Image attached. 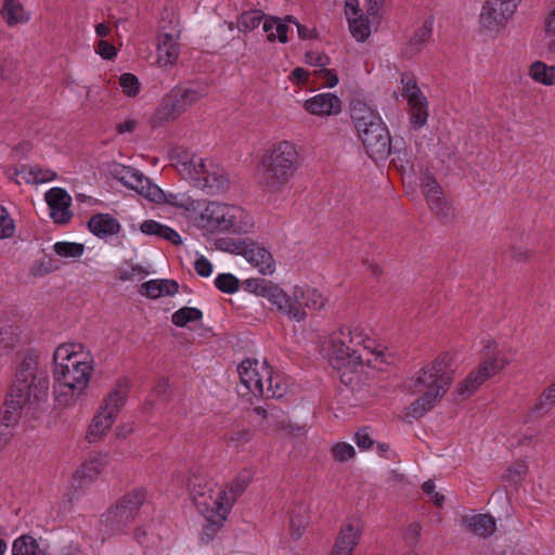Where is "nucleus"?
<instances>
[{
	"label": "nucleus",
	"instance_id": "1",
	"mask_svg": "<svg viewBox=\"0 0 555 555\" xmlns=\"http://www.w3.org/2000/svg\"><path fill=\"white\" fill-rule=\"evenodd\" d=\"M169 202L203 235L247 234L255 227L254 217L238 205L197 198L190 192H177Z\"/></svg>",
	"mask_w": 555,
	"mask_h": 555
},
{
	"label": "nucleus",
	"instance_id": "2",
	"mask_svg": "<svg viewBox=\"0 0 555 555\" xmlns=\"http://www.w3.org/2000/svg\"><path fill=\"white\" fill-rule=\"evenodd\" d=\"M50 380L40 367L38 356L29 352L16 366L14 378L8 389L3 420L7 424H17L24 414L35 418L47 408Z\"/></svg>",
	"mask_w": 555,
	"mask_h": 555
},
{
	"label": "nucleus",
	"instance_id": "3",
	"mask_svg": "<svg viewBox=\"0 0 555 555\" xmlns=\"http://www.w3.org/2000/svg\"><path fill=\"white\" fill-rule=\"evenodd\" d=\"M328 358L338 369L370 366L383 371L396 362V357L387 348L370 337L361 325L343 326L333 332L328 339Z\"/></svg>",
	"mask_w": 555,
	"mask_h": 555
},
{
	"label": "nucleus",
	"instance_id": "4",
	"mask_svg": "<svg viewBox=\"0 0 555 555\" xmlns=\"http://www.w3.org/2000/svg\"><path fill=\"white\" fill-rule=\"evenodd\" d=\"M53 395L62 406H72L86 392L94 370L92 353L80 343L61 344L53 353Z\"/></svg>",
	"mask_w": 555,
	"mask_h": 555
},
{
	"label": "nucleus",
	"instance_id": "5",
	"mask_svg": "<svg viewBox=\"0 0 555 555\" xmlns=\"http://www.w3.org/2000/svg\"><path fill=\"white\" fill-rule=\"evenodd\" d=\"M171 162L180 176L208 195L223 194L230 190L228 171L211 159H203L189 151L176 150Z\"/></svg>",
	"mask_w": 555,
	"mask_h": 555
},
{
	"label": "nucleus",
	"instance_id": "6",
	"mask_svg": "<svg viewBox=\"0 0 555 555\" xmlns=\"http://www.w3.org/2000/svg\"><path fill=\"white\" fill-rule=\"evenodd\" d=\"M300 167L297 146L291 141H280L263 154L260 163V183L267 192H282Z\"/></svg>",
	"mask_w": 555,
	"mask_h": 555
},
{
	"label": "nucleus",
	"instance_id": "7",
	"mask_svg": "<svg viewBox=\"0 0 555 555\" xmlns=\"http://www.w3.org/2000/svg\"><path fill=\"white\" fill-rule=\"evenodd\" d=\"M189 487L194 504L207 520L205 530L215 533L225 520L233 499L229 498L227 490L214 489L212 483L202 485L197 477L190 479Z\"/></svg>",
	"mask_w": 555,
	"mask_h": 555
},
{
	"label": "nucleus",
	"instance_id": "8",
	"mask_svg": "<svg viewBox=\"0 0 555 555\" xmlns=\"http://www.w3.org/2000/svg\"><path fill=\"white\" fill-rule=\"evenodd\" d=\"M271 304L291 321L301 322L307 318L306 309L321 310L327 305V298L315 288L295 285L283 289L279 285L273 292Z\"/></svg>",
	"mask_w": 555,
	"mask_h": 555
},
{
	"label": "nucleus",
	"instance_id": "9",
	"mask_svg": "<svg viewBox=\"0 0 555 555\" xmlns=\"http://www.w3.org/2000/svg\"><path fill=\"white\" fill-rule=\"evenodd\" d=\"M508 363V359L499 350L498 344L494 340H487L479 365L457 384L456 393L462 399L469 398L487 379L499 374Z\"/></svg>",
	"mask_w": 555,
	"mask_h": 555
},
{
	"label": "nucleus",
	"instance_id": "10",
	"mask_svg": "<svg viewBox=\"0 0 555 555\" xmlns=\"http://www.w3.org/2000/svg\"><path fill=\"white\" fill-rule=\"evenodd\" d=\"M453 362V356L444 352L420 370L414 378L415 391H428L442 398L454 378L455 367Z\"/></svg>",
	"mask_w": 555,
	"mask_h": 555
},
{
	"label": "nucleus",
	"instance_id": "11",
	"mask_svg": "<svg viewBox=\"0 0 555 555\" xmlns=\"http://www.w3.org/2000/svg\"><path fill=\"white\" fill-rule=\"evenodd\" d=\"M206 95L207 88L204 86L175 87L164 96L154 119L159 124L175 120Z\"/></svg>",
	"mask_w": 555,
	"mask_h": 555
},
{
	"label": "nucleus",
	"instance_id": "12",
	"mask_svg": "<svg viewBox=\"0 0 555 555\" xmlns=\"http://www.w3.org/2000/svg\"><path fill=\"white\" fill-rule=\"evenodd\" d=\"M111 173L125 186L135 191L149 201L170 206L169 196L175 195L176 192H164L138 169L116 164L113 166Z\"/></svg>",
	"mask_w": 555,
	"mask_h": 555
},
{
	"label": "nucleus",
	"instance_id": "13",
	"mask_svg": "<svg viewBox=\"0 0 555 555\" xmlns=\"http://www.w3.org/2000/svg\"><path fill=\"white\" fill-rule=\"evenodd\" d=\"M521 0H486L479 16L480 24L490 31H499L513 18Z\"/></svg>",
	"mask_w": 555,
	"mask_h": 555
},
{
	"label": "nucleus",
	"instance_id": "14",
	"mask_svg": "<svg viewBox=\"0 0 555 555\" xmlns=\"http://www.w3.org/2000/svg\"><path fill=\"white\" fill-rule=\"evenodd\" d=\"M271 371L266 361L260 362L257 359H246L237 366L242 385L256 397L263 396L264 383L270 378Z\"/></svg>",
	"mask_w": 555,
	"mask_h": 555
},
{
	"label": "nucleus",
	"instance_id": "15",
	"mask_svg": "<svg viewBox=\"0 0 555 555\" xmlns=\"http://www.w3.org/2000/svg\"><path fill=\"white\" fill-rule=\"evenodd\" d=\"M366 153L373 159H385L390 153V135L387 127L380 120L358 132Z\"/></svg>",
	"mask_w": 555,
	"mask_h": 555
},
{
	"label": "nucleus",
	"instance_id": "16",
	"mask_svg": "<svg viewBox=\"0 0 555 555\" xmlns=\"http://www.w3.org/2000/svg\"><path fill=\"white\" fill-rule=\"evenodd\" d=\"M364 530L360 518H347L340 526L330 555H353Z\"/></svg>",
	"mask_w": 555,
	"mask_h": 555
},
{
	"label": "nucleus",
	"instance_id": "17",
	"mask_svg": "<svg viewBox=\"0 0 555 555\" xmlns=\"http://www.w3.org/2000/svg\"><path fill=\"white\" fill-rule=\"evenodd\" d=\"M422 190L429 208L439 218L448 219L452 217V205L444 198L440 185L433 177L425 176L422 179Z\"/></svg>",
	"mask_w": 555,
	"mask_h": 555
},
{
	"label": "nucleus",
	"instance_id": "18",
	"mask_svg": "<svg viewBox=\"0 0 555 555\" xmlns=\"http://www.w3.org/2000/svg\"><path fill=\"white\" fill-rule=\"evenodd\" d=\"M44 198L50 208V216L55 223L65 224L70 220L73 216L69 210L72 197L64 189L52 188L46 193Z\"/></svg>",
	"mask_w": 555,
	"mask_h": 555
},
{
	"label": "nucleus",
	"instance_id": "19",
	"mask_svg": "<svg viewBox=\"0 0 555 555\" xmlns=\"http://www.w3.org/2000/svg\"><path fill=\"white\" fill-rule=\"evenodd\" d=\"M304 108L308 113L325 117L338 115L341 112V101L333 93H320L304 102Z\"/></svg>",
	"mask_w": 555,
	"mask_h": 555
},
{
	"label": "nucleus",
	"instance_id": "20",
	"mask_svg": "<svg viewBox=\"0 0 555 555\" xmlns=\"http://www.w3.org/2000/svg\"><path fill=\"white\" fill-rule=\"evenodd\" d=\"M243 257L262 275H271L275 271V261L270 251L253 241L248 240Z\"/></svg>",
	"mask_w": 555,
	"mask_h": 555
},
{
	"label": "nucleus",
	"instance_id": "21",
	"mask_svg": "<svg viewBox=\"0 0 555 555\" xmlns=\"http://www.w3.org/2000/svg\"><path fill=\"white\" fill-rule=\"evenodd\" d=\"M109 464L108 455L106 453H98L90 456L72 478V487L77 489L81 488V479H93Z\"/></svg>",
	"mask_w": 555,
	"mask_h": 555
},
{
	"label": "nucleus",
	"instance_id": "22",
	"mask_svg": "<svg viewBox=\"0 0 555 555\" xmlns=\"http://www.w3.org/2000/svg\"><path fill=\"white\" fill-rule=\"evenodd\" d=\"M129 391V382L126 378H119L114 384L109 392L104 397L100 409L109 412L117 417L124 406Z\"/></svg>",
	"mask_w": 555,
	"mask_h": 555
},
{
	"label": "nucleus",
	"instance_id": "23",
	"mask_svg": "<svg viewBox=\"0 0 555 555\" xmlns=\"http://www.w3.org/2000/svg\"><path fill=\"white\" fill-rule=\"evenodd\" d=\"M350 117L358 132L382 120L379 115L361 100L351 101Z\"/></svg>",
	"mask_w": 555,
	"mask_h": 555
},
{
	"label": "nucleus",
	"instance_id": "24",
	"mask_svg": "<svg viewBox=\"0 0 555 555\" xmlns=\"http://www.w3.org/2000/svg\"><path fill=\"white\" fill-rule=\"evenodd\" d=\"M156 51V61L160 67L175 65L180 55V38L157 36Z\"/></svg>",
	"mask_w": 555,
	"mask_h": 555
},
{
	"label": "nucleus",
	"instance_id": "25",
	"mask_svg": "<svg viewBox=\"0 0 555 555\" xmlns=\"http://www.w3.org/2000/svg\"><path fill=\"white\" fill-rule=\"evenodd\" d=\"M88 228L95 236L105 238L119 233L121 225L109 214H96L89 219Z\"/></svg>",
	"mask_w": 555,
	"mask_h": 555
},
{
	"label": "nucleus",
	"instance_id": "26",
	"mask_svg": "<svg viewBox=\"0 0 555 555\" xmlns=\"http://www.w3.org/2000/svg\"><path fill=\"white\" fill-rule=\"evenodd\" d=\"M289 24L291 22L286 21V16L281 18L268 15L262 23V30L266 33L268 41L279 40L281 43H286L288 33L293 30Z\"/></svg>",
	"mask_w": 555,
	"mask_h": 555
},
{
	"label": "nucleus",
	"instance_id": "27",
	"mask_svg": "<svg viewBox=\"0 0 555 555\" xmlns=\"http://www.w3.org/2000/svg\"><path fill=\"white\" fill-rule=\"evenodd\" d=\"M179 285L175 280H151L141 285L140 293L152 299L172 296L178 293Z\"/></svg>",
	"mask_w": 555,
	"mask_h": 555
},
{
	"label": "nucleus",
	"instance_id": "28",
	"mask_svg": "<svg viewBox=\"0 0 555 555\" xmlns=\"http://www.w3.org/2000/svg\"><path fill=\"white\" fill-rule=\"evenodd\" d=\"M433 18H428L424 24L415 30L409 42L406 43L403 54L406 57H413L423 51L425 43L429 40L433 34Z\"/></svg>",
	"mask_w": 555,
	"mask_h": 555
},
{
	"label": "nucleus",
	"instance_id": "29",
	"mask_svg": "<svg viewBox=\"0 0 555 555\" xmlns=\"http://www.w3.org/2000/svg\"><path fill=\"white\" fill-rule=\"evenodd\" d=\"M2 20L10 27L26 24L30 16L17 0H5L0 11Z\"/></svg>",
	"mask_w": 555,
	"mask_h": 555
},
{
	"label": "nucleus",
	"instance_id": "30",
	"mask_svg": "<svg viewBox=\"0 0 555 555\" xmlns=\"http://www.w3.org/2000/svg\"><path fill=\"white\" fill-rule=\"evenodd\" d=\"M116 418L117 417L109 414V412L100 409L89 426L87 434L89 442H94L105 436L115 423Z\"/></svg>",
	"mask_w": 555,
	"mask_h": 555
},
{
	"label": "nucleus",
	"instance_id": "31",
	"mask_svg": "<svg viewBox=\"0 0 555 555\" xmlns=\"http://www.w3.org/2000/svg\"><path fill=\"white\" fill-rule=\"evenodd\" d=\"M463 522L469 531L480 537H489L495 531V520L487 514L467 516Z\"/></svg>",
	"mask_w": 555,
	"mask_h": 555
},
{
	"label": "nucleus",
	"instance_id": "32",
	"mask_svg": "<svg viewBox=\"0 0 555 555\" xmlns=\"http://www.w3.org/2000/svg\"><path fill=\"white\" fill-rule=\"evenodd\" d=\"M181 33L182 28L178 14L173 10H165L159 20L157 36L181 38Z\"/></svg>",
	"mask_w": 555,
	"mask_h": 555
},
{
	"label": "nucleus",
	"instance_id": "33",
	"mask_svg": "<svg viewBox=\"0 0 555 555\" xmlns=\"http://www.w3.org/2000/svg\"><path fill=\"white\" fill-rule=\"evenodd\" d=\"M410 106V122L414 129L423 128L428 118V102L425 96L408 101Z\"/></svg>",
	"mask_w": 555,
	"mask_h": 555
},
{
	"label": "nucleus",
	"instance_id": "34",
	"mask_svg": "<svg viewBox=\"0 0 555 555\" xmlns=\"http://www.w3.org/2000/svg\"><path fill=\"white\" fill-rule=\"evenodd\" d=\"M528 75L532 80L544 86L555 85V67L548 66L541 61L533 62Z\"/></svg>",
	"mask_w": 555,
	"mask_h": 555
},
{
	"label": "nucleus",
	"instance_id": "35",
	"mask_svg": "<svg viewBox=\"0 0 555 555\" xmlns=\"http://www.w3.org/2000/svg\"><path fill=\"white\" fill-rule=\"evenodd\" d=\"M278 284L258 278L247 279L243 282V288L251 294L267 298L270 302Z\"/></svg>",
	"mask_w": 555,
	"mask_h": 555
},
{
	"label": "nucleus",
	"instance_id": "36",
	"mask_svg": "<svg viewBox=\"0 0 555 555\" xmlns=\"http://www.w3.org/2000/svg\"><path fill=\"white\" fill-rule=\"evenodd\" d=\"M423 392V396L416 399L414 402H412L411 405L409 406L408 415L412 416L413 418L422 417L425 413L430 411L436 405V403L441 399L431 392Z\"/></svg>",
	"mask_w": 555,
	"mask_h": 555
},
{
	"label": "nucleus",
	"instance_id": "37",
	"mask_svg": "<svg viewBox=\"0 0 555 555\" xmlns=\"http://www.w3.org/2000/svg\"><path fill=\"white\" fill-rule=\"evenodd\" d=\"M133 518L134 517L127 508H125L120 501H118L115 506L109 508L105 515V521L115 529H120L121 527L128 525Z\"/></svg>",
	"mask_w": 555,
	"mask_h": 555
},
{
	"label": "nucleus",
	"instance_id": "38",
	"mask_svg": "<svg viewBox=\"0 0 555 555\" xmlns=\"http://www.w3.org/2000/svg\"><path fill=\"white\" fill-rule=\"evenodd\" d=\"M133 518L134 517L127 508H125L120 501H118L115 506L109 508L105 515V521L115 529H120L121 527L128 525Z\"/></svg>",
	"mask_w": 555,
	"mask_h": 555
},
{
	"label": "nucleus",
	"instance_id": "39",
	"mask_svg": "<svg viewBox=\"0 0 555 555\" xmlns=\"http://www.w3.org/2000/svg\"><path fill=\"white\" fill-rule=\"evenodd\" d=\"M266 15L260 10H250L243 12L238 18L236 27L240 31L248 33L257 28L261 22H264Z\"/></svg>",
	"mask_w": 555,
	"mask_h": 555
},
{
	"label": "nucleus",
	"instance_id": "40",
	"mask_svg": "<svg viewBox=\"0 0 555 555\" xmlns=\"http://www.w3.org/2000/svg\"><path fill=\"white\" fill-rule=\"evenodd\" d=\"M13 555H44L37 541L29 535L17 538L12 546Z\"/></svg>",
	"mask_w": 555,
	"mask_h": 555
},
{
	"label": "nucleus",
	"instance_id": "41",
	"mask_svg": "<svg viewBox=\"0 0 555 555\" xmlns=\"http://www.w3.org/2000/svg\"><path fill=\"white\" fill-rule=\"evenodd\" d=\"M146 500V492L144 489H134L124 495L119 501L121 504L127 508L130 514L134 517L140 507L143 505V503Z\"/></svg>",
	"mask_w": 555,
	"mask_h": 555
},
{
	"label": "nucleus",
	"instance_id": "42",
	"mask_svg": "<svg viewBox=\"0 0 555 555\" xmlns=\"http://www.w3.org/2000/svg\"><path fill=\"white\" fill-rule=\"evenodd\" d=\"M555 406V383L551 384L538 398L531 411L537 414H545Z\"/></svg>",
	"mask_w": 555,
	"mask_h": 555
},
{
	"label": "nucleus",
	"instance_id": "43",
	"mask_svg": "<svg viewBox=\"0 0 555 555\" xmlns=\"http://www.w3.org/2000/svg\"><path fill=\"white\" fill-rule=\"evenodd\" d=\"M349 29L354 39L359 42L365 41L371 35L370 24L366 17L359 15L348 20Z\"/></svg>",
	"mask_w": 555,
	"mask_h": 555
},
{
	"label": "nucleus",
	"instance_id": "44",
	"mask_svg": "<svg viewBox=\"0 0 555 555\" xmlns=\"http://www.w3.org/2000/svg\"><path fill=\"white\" fill-rule=\"evenodd\" d=\"M203 313L197 308L183 307L172 314V323L179 327L185 326L189 322L201 320Z\"/></svg>",
	"mask_w": 555,
	"mask_h": 555
},
{
	"label": "nucleus",
	"instance_id": "45",
	"mask_svg": "<svg viewBox=\"0 0 555 555\" xmlns=\"http://www.w3.org/2000/svg\"><path fill=\"white\" fill-rule=\"evenodd\" d=\"M253 474L249 470L242 472L237 475V477L231 482L228 487L227 492L229 493V498L233 499V503L235 500L246 490L249 482L251 481Z\"/></svg>",
	"mask_w": 555,
	"mask_h": 555
},
{
	"label": "nucleus",
	"instance_id": "46",
	"mask_svg": "<svg viewBox=\"0 0 555 555\" xmlns=\"http://www.w3.org/2000/svg\"><path fill=\"white\" fill-rule=\"evenodd\" d=\"M56 255L61 257L78 258L82 255L85 247L79 243L57 242L53 246Z\"/></svg>",
	"mask_w": 555,
	"mask_h": 555
},
{
	"label": "nucleus",
	"instance_id": "47",
	"mask_svg": "<svg viewBox=\"0 0 555 555\" xmlns=\"http://www.w3.org/2000/svg\"><path fill=\"white\" fill-rule=\"evenodd\" d=\"M18 337L11 326L0 328V354L8 353L17 344Z\"/></svg>",
	"mask_w": 555,
	"mask_h": 555
},
{
	"label": "nucleus",
	"instance_id": "48",
	"mask_svg": "<svg viewBox=\"0 0 555 555\" xmlns=\"http://www.w3.org/2000/svg\"><path fill=\"white\" fill-rule=\"evenodd\" d=\"M401 82L403 87V93L406 98V101H413L418 98L425 96L423 92L417 87L415 78L410 74L401 75Z\"/></svg>",
	"mask_w": 555,
	"mask_h": 555
},
{
	"label": "nucleus",
	"instance_id": "49",
	"mask_svg": "<svg viewBox=\"0 0 555 555\" xmlns=\"http://www.w3.org/2000/svg\"><path fill=\"white\" fill-rule=\"evenodd\" d=\"M285 393V385L279 376H273L270 372V378L266 379L264 392L262 397L281 398Z\"/></svg>",
	"mask_w": 555,
	"mask_h": 555
},
{
	"label": "nucleus",
	"instance_id": "50",
	"mask_svg": "<svg viewBox=\"0 0 555 555\" xmlns=\"http://www.w3.org/2000/svg\"><path fill=\"white\" fill-rule=\"evenodd\" d=\"M527 474V465L524 461H516L504 473L503 479L511 483H518Z\"/></svg>",
	"mask_w": 555,
	"mask_h": 555
},
{
	"label": "nucleus",
	"instance_id": "51",
	"mask_svg": "<svg viewBox=\"0 0 555 555\" xmlns=\"http://www.w3.org/2000/svg\"><path fill=\"white\" fill-rule=\"evenodd\" d=\"M247 243L248 240L221 238L217 241L216 245L220 250L244 256Z\"/></svg>",
	"mask_w": 555,
	"mask_h": 555
},
{
	"label": "nucleus",
	"instance_id": "52",
	"mask_svg": "<svg viewBox=\"0 0 555 555\" xmlns=\"http://www.w3.org/2000/svg\"><path fill=\"white\" fill-rule=\"evenodd\" d=\"M215 285L219 291L232 294L238 289V280L230 273H222L215 279Z\"/></svg>",
	"mask_w": 555,
	"mask_h": 555
},
{
	"label": "nucleus",
	"instance_id": "53",
	"mask_svg": "<svg viewBox=\"0 0 555 555\" xmlns=\"http://www.w3.org/2000/svg\"><path fill=\"white\" fill-rule=\"evenodd\" d=\"M119 85L128 96H135L140 91L139 79L130 73H125L119 77Z\"/></svg>",
	"mask_w": 555,
	"mask_h": 555
},
{
	"label": "nucleus",
	"instance_id": "54",
	"mask_svg": "<svg viewBox=\"0 0 555 555\" xmlns=\"http://www.w3.org/2000/svg\"><path fill=\"white\" fill-rule=\"evenodd\" d=\"M285 416L286 415L280 409L271 406L269 408L266 420L263 421V426L279 430L280 427L285 426Z\"/></svg>",
	"mask_w": 555,
	"mask_h": 555
},
{
	"label": "nucleus",
	"instance_id": "55",
	"mask_svg": "<svg viewBox=\"0 0 555 555\" xmlns=\"http://www.w3.org/2000/svg\"><path fill=\"white\" fill-rule=\"evenodd\" d=\"M9 177L11 180H13L16 184L20 185L22 183L33 184V166L22 165L21 167H16L10 172Z\"/></svg>",
	"mask_w": 555,
	"mask_h": 555
},
{
	"label": "nucleus",
	"instance_id": "56",
	"mask_svg": "<svg viewBox=\"0 0 555 555\" xmlns=\"http://www.w3.org/2000/svg\"><path fill=\"white\" fill-rule=\"evenodd\" d=\"M332 455L335 461L346 462L354 457V448L347 442H338L332 447Z\"/></svg>",
	"mask_w": 555,
	"mask_h": 555
},
{
	"label": "nucleus",
	"instance_id": "57",
	"mask_svg": "<svg viewBox=\"0 0 555 555\" xmlns=\"http://www.w3.org/2000/svg\"><path fill=\"white\" fill-rule=\"evenodd\" d=\"M15 233L13 219L3 206H0V238L12 237Z\"/></svg>",
	"mask_w": 555,
	"mask_h": 555
},
{
	"label": "nucleus",
	"instance_id": "58",
	"mask_svg": "<svg viewBox=\"0 0 555 555\" xmlns=\"http://www.w3.org/2000/svg\"><path fill=\"white\" fill-rule=\"evenodd\" d=\"M251 438V434L248 429H236L225 436L227 442L233 444L235 448H240L247 443Z\"/></svg>",
	"mask_w": 555,
	"mask_h": 555
},
{
	"label": "nucleus",
	"instance_id": "59",
	"mask_svg": "<svg viewBox=\"0 0 555 555\" xmlns=\"http://www.w3.org/2000/svg\"><path fill=\"white\" fill-rule=\"evenodd\" d=\"M33 172H34L33 184L50 182L56 178V173L49 168H41L38 166H33Z\"/></svg>",
	"mask_w": 555,
	"mask_h": 555
},
{
	"label": "nucleus",
	"instance_id": "60",
	"mask_svg": "<svg viewBox=\"0 0 555 555\" xmlns=\"http://www.w3.org/2000/svg\"><path fill=\"white\" fill-rule=\"evenodd\" d=\"M306 62L312 66L320 67V69H322L330 64V59L327 55L323 53L311 51L306 53Z\"/></svg>",
	"mask_w": 555,
	"mask_h": 555
},
{
	"label": "nucleus",
	"instance_id": "61",
	"mask_svg": "<svg viewBox=\"0 0 555 555\" xmlns=\"http://www.w3.org/2000/svg\"><path fill=\"white\" fill-rule=\"evenodd\" d=\"M164 225L165 224L155 220H145L141 223L140 230L146 235H155L160 237Z\"/></svg>",
	"mask_w": 555,
	"mask_h": 555
},
{
	"label": "nucleus",
	"instance_id": "62",
	"mask_svg": "<svg viewBox=\"0 0 555 555\" xmlns=\"http://www.w3.org/2000/svg\"><path fill=\"white\" fill-rule=\"evenodd\" d=\"M286 21L291 22L297 28L298 37L302 40L312 39L315 37V30L301 25L294 16L286 15Z\"/></svg>",
	"mask_w": 555,
	"mask_h": 555
},
{
	"label": "nucleus",
	"instance_id": "63",
	"mask_svg": "<svg viewBox=\"0 0 555 555\" xmlns=\"http://www.w3.org/2000/svg\"><path fill=\"white\" fill-rule=\"evenodd\" d=\"M95 51L105 60H111L117 54L116 48L105 40H100L98 42Z\"/></svg>",
	"mask_w": 555,
	"mask_h": 555
},
{
	"label": "nucleus",
	"instance_id": "64",
	"mask_svg": "<svg viewBox=\"0 0 555 555\" xmlns=\"http://www.w3.org/2000/svg\"><path fill=\"white\" fill-rule=\"evenodd\" d=\"M194 268L197 274L204 278H207L212 273V264L204 256H201L195 260Z\"/></svg>",
	"mask_w": 555,
	"mask_h": 555
}]
</instances>
